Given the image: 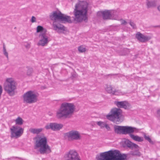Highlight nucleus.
Returning <instances> with one entry per match:
<instances>
[{
  "instance_id": "17",
  "label": "nucleus",
  "mask_w": 160,
  "mask_h": 160,
  "mask_svg": "<svg viewBox=\"0 0 160 160\" xmlns=\"http://www.w3.org/2000/svg\"><path fill=\"white\" fill-rule=\"evenodd\" d=\"M101 12L103 19L108 20L111 19L112 15L110 10H105Z\"/></svg>"
},
{
  "instance_id": "6",
  "label": "nucleus",
  "mask_w": 160,
  "mask_h": 160,
  "mask_svg": "<svg viewBox=\"0 0 160 160\" xmlns=\"http://www.w3.org/2000/svg\"><path fill=\"white\" fill-rule=\"evenodd\" d=\"M122 111L120 108H114L111 109L109 113L106 116L108 120L118 124L121 121Z\"/></svg>"
},
{
  "instance_id": "1",
  "label": "nucleus",
  "mask_w": 160,
  "mask_h": 160,
  "mask_svg": "<svg viewBox=\"0 0 160 160\" xmlns=\"http://www.w3.org/2000/svg\"><path fill=\"white\" fill-rule=\"evenodd\" d=\"M88 4L85 1H80L76 4L75 8L73 12L74 17L73 20L76 22H81L84 21L88 22Z\"/></svg>"
},
{
  "instance_id": "14",
  "label": "nucleus",
  "mask_w": 160,
  "mask_h": 160,
  "mask_svg": "<svg viewBox=\"0 0 160 160\" xmlns=\"http://www.w3.org/2000/svg\"><path fill=\"white\" fill-rule=\"evenodd\" d=\"M114 103L118 107L117 108H123L125 109H128L131 108L130 104L126 101H115Z\"/></svg>"
},
{
  "instance_id": "26",
  "label": "nucleus",
  "mask_w": 160,
  "mask_h": 160,
  "mask_svg": "<svg viewBox=\"0 0 160 160\" xmlns=\"http://www.w3.org/2000/svg\"><path fill=\"white\" fill-rule=\"evenodd\" d=\"M47 30L46 29H44L43 27L41 26H38L37 28V32H45L46 33Z\"/></svg>"
},
{
  "instance_id": "18",
  "label": "nucleus",
  "mask_w": 160,
  "mask_h": 160,
  "mask_svg": "<svg viewBox=\"0 0 160 160\" xmlns=\"http://www.w3.org/2000/svg\"><path fill=\"white\" fill-rule=\"evenodd\" d=\"M114 132L118 134H124V126L115 125L114 127Z\"/></svg>"
},
{
  "instance_id": "2",
  "label": "nucleus",
  "mask_w": 160,
  "mask_h": 160,
  "mask_svg": "<svg viewBox=\"0 0 160 160\" xmlns=\"http://www.w3.org/2000/svg\"><path fill=\"white\" fill-rule=\"evenodd\" d=\"M75 107L72 103H62L56 112L57 118L59 119L63 118H71L74 112Z\"/></svg>"
},
{
  "instance_id": "38",
  "label": "nucleus",
  "mask_w": 160,
  "mask_h": 160,
  "mask_svg": "<svg viewBox=\"0 0 160 160\" xmlns=\"http://www.w3.org/2000/svg\"><path fill=\"white\" fill-rule=\"evenodd\" d=\"M118 74H108L107 76H112L115 75H117Z\"/></svg>"
},
{
  "instance_id": "34",
  "label": "nucleus",
  "mask_w": 160,
  "mask_h": 160,
  "mask_svg": "<svg viewBox=\"0 0 160 160\" xmlns=\"http://www.w3.org/2000/svg\"><path fill=\"white\" fill-rule=\"evenodd\" d=\"M124 51L125 52V53L123 54V55H125L126 54H128L129 52V50L128 49H125V50H124Z\"/></svg>"
},
{
  "instance_id": "32",
  "label": "nucleus",
  "mask_w": 160,
  "mask_h": 160,
  "mask_svg": "<svg viewBox=\"0 0 160 160\" xmlns=\"http://www.w3.org/2000/svg\"><path fill=\"white\" fill-rule=\"evenodd\" d=\"M129 24L132 27V28H134V29L135 28H136L135 25L134 24V23L133 22H132L131 21L129 22Z\"/></svg>"
},
{
  "instance_id": "13",
  "label": "nucleus",
  "mask_w": 160,
  "mask_h": 160,
  "mask_svg": "<svg viewBox=\"0 0 160 160\" xmlns=\"http://www.w3.org/2000/svg\"><path fill=\"white\" fill-rule=\"evenodd\" d=\"M39 37L40 39L38 43V46H44L47 44L48 42V38L45 32H41Z\"/></svg>"
},
{
  "instance_id": "27",
  "label": "nucleus",
  "mask_w": 160,
  "mask_h": 160,
  "mask_svg": "<svg viewBox=\"0 0 160 160\" xmlns=\"http://www.w3.org/2000/svg\"><path fill=\"white\" fill-rule=\"evenodd\" d=\"M130 136L133 140L138 142H140V137L137 136H135L132 134H130Z\"/></svg>"
},
{
  "instance_id": "24",
  "label": "nucleus",
  "mask_w": 160,
  "mask_h": 160,
  "mask_svg": "<svg viewBox=\"0 0 160 160\" xmlns=\"http://www.w3.org/2000/svg\"><path fill=\"white\" fill-rule=\"evenodd\" d=\"M15 122L16 124L21 125L23 124V121L21 118L18 117L15 120Z\"/></svg>"
},
{
  "instance_id": "21",
  "label": "nucleus",
  "mask_w": 160,
  "mask_h": 160,
  "mask_svg": "<svg viewBox=\"0 0 160 160\" xmlns=\"http://www.w3.org/2000/svg\"><path fill=\"white\" fill-rule=\"evenodd\" d=\"M125 143L128 147L131 148H137L138 147V145L128 140H126Z\"/></svg>"
},
{
  "instance_id": "19",
  "label": "nucleus",
  "mask_w": 160,
  "mask_h": 160,
  "mask_svg": "<svg viewBox=\"0 0 160 160\" xmlns=\"http://www.w3.org/2000/svg\"><path fill=\"white\" fill-rule=\"evenodd\" d=\"M105 88L106 91L108 93L112 95H116V92H119V90H112V88L111 85H106Z\"/></svg>"
},
{
  "instance_id": "39",
  "label": "nucleus",
  "mask_w": 160,
  "mask_h": 160,
  "mask_svg": "<svg viewBox=\"0 0 160 160\" xmlns=\"http://www.w3.org/2000/svg\"><path fill=\"white\" fill-rule=\"evenodd\" d=\"M157 114L158 116L160 117V109H159L157 111Z\"/></svg>"
},
{
  "instance_id": "9",
  "label": "nucleus",
  "mask_w": 160,
  "mask_h": 160,
  "mask_svg": "<svg viewBox=\"0 0 160 160\" xmlns=\"http://www.w3.org/2000/svg\"><path fill=\"white\" fill-rule=\"evenodd\" d=\"M11 131V137L12 138H16L20 137L23 133L24 129L18 126H13L10 129Z\"/></svg>"
},
{
  "instance_id": "10",
  "label": "nucleus",
  "mask_w": 160,
  "mask_h": 160,
  "mask_svg": "<svg viewBox=\"0 0 160 160\" xmlns=\"http://www.w3.org/2000/svg\"><path fill=\"white\" fill-rule=\"evenodd\" d=\"M64 136L68 138V139L72 140H80L81 138L79 132L76 130H71L65 133Z\"/></svg>"
},
{
  "instance_id": "41",
  "label": "nucleus",
  "mask_w": 160,
  "mask_h": 160,
  "mask_svg": "<svg viewBox=\"0 0 160 160\" xmlns=\"http://www.w3.org/2000/svg\"><path fill=\"white\" fill-rule=\"evenodd\" d=\"M42 89H45L46 88V87L45 86H42L41 87Z\"/></svg>"
},
{
  "instance_id": "22",
  "label": "nucleus",
  "mask_w": 160,
  "mask_h": 160,
  "mask_svg": "<svg viewBox=\"0 0 160 160\" xmlns=\"http://www.w3.org/2000/svg\"><path fill=\"white\" fill-rule=\"evenodd\" d=\"M151 39L150 37L144 35L141 33L140 34V41L141 42H146Z\"/></svg>"
},
{
  "instance_id": "3",
  "label": "nucleus",
  "mask_w": 160,
  "mask_h": 160,
  "mask_svg": "<svg viewBox=\"0 0 160 160\" xmlns=\"http://www.w3.org/2000/svg\"><path fill=\"white\" fill-rule=\"evenodd\" d=\"M127 157L126 154L121 155L120 152L117 150H110L101 152L100 155H97V160H125Z\"/></svg>"
},
{
  "instance_id": "35",
  "label": "nucleus",
  "mask_w": 160,
  "mask_h": 160,
  "mask_svg": "<svg viewBox=\"0 0 160 160\" xmlns=\"http://www.w3.org/2000/svg\"><path fill=\"white\" fill-rule=\"evenodd\" d=\"M121 21H122L121 24L122 25H125L127 24V22L126 21L124 20H123L122 19H121L120 20Z\"/></svg>"
},
{
  "instance_id": "31",
  "label": "nucleus",
  "mask_w": 160,
  "mask_h": 160,
  "mask_svg": "<svg viewBox=\"0 0 160 160\" xmlns=\"http://www.w3.org/2000/svg\"><path fill=\"white\" fill-rule=\"evenodd\" d=\"M33 69L31 68L28 69L27 71V74L28 76H30L33 72Z\"/></svg>"
},
{
  "instance_id": "5",
  "label": "nucleus",
  "mask_w": 160,
  "mask_h": 160,
  "mask_svg": "<svg viewBox=\"0 0 160 160\" xmlns=\"http://www.w3.org/2000/svg\"><path fill=\"white\" fill-rule=\"evenodd\" d=\"M49 18L51 20L55 21L56 23L58 21L62 23L72 22L70 16L63 14L60 12H53L50 14Z\"/></svg>"
},
{
  "instance_id": "23",
  "label": "nucleus",
  "mask_w": 160,
  "mask_h": 160,
  "mask_svg": "<svg viewBox=\"0 0 160 160\" xmlns=\"http://www.w3.org/2000/svg\"><path fill=\"white\" fill-rule=\"evenodd\" d=\"M43 130L42 128H32L30 130V132L33 134H38Z\"/></svg>"
},
{
  "instance_id": "20",
  "label": "nucleus",
  "mask_w": 160,
  "mask_h": 160,
  "mask_svg": "<svg viewBox=\"0 0 160 160\" xmlns=\"http://www.w3.org/2000/svg\"><path fill=\"white\" fill-rule=\"evenodd\" d=\"M146 4L147 8H154L157 5V0H153L151 1L147 0Z\"/></svg>"
},
{
  "instance_id": "37",
  "label": "nucleus",
  "mask_w": 160,
  "mask_h": 160,
  "mask_svg": "<svg viewBox=\"0 0 160 160\" xmlns=\"http://www.w3.org/2000/svg\"><path fill=\"white\" fill-rule=\"evenodd\" d=\"M105 127L108 130H109L110 129V127L108 125V124L107 123H106L105 125Z\"/></svg>"
},
{
  "instance_id": "29",
  "label": "nucleus",
  "mask_w": 160,
  "mask_h": 160,
  "mask_svg": "<svg viewBox=\"0 0 160 160\" xmlns=\"http://www.w3.org/2000/svg\"><path fill=\"white\" fill-rule=\"evenodd\" d=\"M3 51L4 55L7 58H8V53L6 51L4 43L3 44Z\"/></svg>"
},
{
  "instance_id": "43",
  "label": "nucleus",
  "mask_w": 160,
  "mask_h": 160,
  "mask_svg": "<svg viewBox=\"0 0 160 160\" xmlns=\"http://www.w3.org/2000/svg\"><path fill=\"white\" fill-rule=\"evenodd\" d=\"M143 141V138L141 137V142H142Z\"/></svg>"
},
{
  "instance_id": "33",
  "label": "nucleus",
  "mask_w": 160,
  "mask_h": 160,
  "mask_svg": "<svg viewBox=\"0 0 160 160\" xmlns=\"http://www.w3.org/2000/svg\"><path fill=\"white\" fill-rule=\"evenodd\" d=\"M136 38L139 41L140 40V32H138L136 34Z\"/></svg>"
},
{
  "instance_id": "36",
  "label": "nucleus",
  "mask_w": 160,
  "mask_h": 160,
  "mask_svg": "<svg viewBox=\"0 0 160 160\" xmlns=\"http://www.w3.org/2000/svg\"><path fill=\"white\" fill-rule=\"evenodd\" d=\"M31 21L32 22H36V18L34 16H32V17Z\"/></svg>"
},
{
  "instance_id": "12",
  "label": "nucleus",
  "mask_w": 160,
  "mask_h": 160,
  "mask_svg": "<svg viewBox=\"0 0 160 160\" xmlns=\"http://www.w3.org/2000/svg\"><path fill=\"white\" fill-rule=\"evenodd\" d=\"M63 127V125L61 123L53 122L47 124L45 128L47 130L51 129L53 131L59 130Z\"/></svg>"
},
{
  "instance_id": "16",
  "label": "nucleus",
  "mask_w": 160,
  "mask_h": 160,
  "mask_svg": "<svg viewBox=\"0 0 160 160\" xmlns=\"http://www.w3.org/2000/svg\"><path fill=\"white\" fill-rule=\"evenodd\" d=\"M136 128L131 126H124V134H130L135 131Z\"/></svg>"
},
{
  "instance_id": "42",
  "label": "nucleus",
  "mask_w": 160,
  "mask_h": 160,
  "mask_svg": "<svg viewBox=\"0 0 160 160\" xmlns=\"http://www.w3.org/2000/svg\"><path fill=\"white\" fill-rule=\"evenodd\" d=\"M154 27L156 28V27H159L160 28V26H155L153 27Z\"/></svg>"
},
{
  "instance_id": "30",
  "label": "nucleus",
  "mask_w": 160,
  "mask_h": 160,
  "mask_svg": "<svg viewBox=\"0 0 160 160\" xmlns=\"http://www.w3.org/2000/svg\"><path fill=\"white\" fill-rule=\"evenodd\" d=\"M78 51L80 52H83L86 51V48L83 46H81L78 48Z\"/></svg>"
},
{
  "instance_id": "4",
  "label": "nucleus",
  "mask_w": 160,
  "mask_h": 160,
  "mask_svg": "<svg viewBox=\"0 0 160 160\" xmlns=\"http://www.w3.org/2000/svg\"><path fill=\"white\" fill-rule=\"evenodd\" d=\"M34 139L35 140L34 149L39 148V151L41 154H48L51 152L50 147L47 144V138L44 135H37Z\"/></svg>"
},
{
  "instance_id": "28",
  "label": "nucleus",
  "mask_w": 160,
  "mask_h": 160,
  "mask_svg": "<svg viewBox=\"0 0 160 160\" xmlns=\"http://www.w3.org/2000/svg\"><path fill=\"white\" fill-rule=\"evenodd\" d=\"M106 123L105 122L102 121H99L97 122V125L100 127L101 128H104Z\"/></svg>"
},
{
  "instance_id": "15",
  "label": "nucleus",
  "mask_w": 160,
  "mask_h": 160,
  "mask_svg": "<svg viewBox=\"0 0 160 160\" xmlns=\"http://www.w3.org/2000/svg\"><path fill=\"white\" fill-rule=\"evenodd\" d=\"M52 26L54 30L56 31L58 33L63 32L65 31V27L62 24L59 23H56L55 21L53 22Z\"/></svg>"
},
{
  "instance_id": "11",
  "label": "nucleus",
  "mask_w": 160,
  "mask_h": 160,
  "mask_svg": "<svg viewBox=\"0 0 160 160\" xmlns=\"http://www.w3.org/2000/svg\"><path fill=\"white\" fill-rule=\"evenodd\" d=\"M65 160H81L79 156L75 150H70L64 155Z\"/></svg>"
},
{
  "instance_id": "8",
  "label": "nucleus",
  "mask_w": 160,
  "mask_h": 160,
  "mask_svg": "<svg viewBox=\"0 0 160 160\" xmlns=\"http://www.w3.org/2000/svg\"><path fill=\"white\" fill-rule=\"evenodd\" d=\"M38 94L33 91L30 90L27 92L23 95L24 102L31 104L36 102L38 101Z\"/></svg>"
},
{
  "instance_id": "7",
  "label": "nucleus",
  "mask_w": 160,
  "mask_h": 160,
  "mask_svg": "<svg viewBox=\"0 0 160 160\" xmlns=\"http://www.w3.org/2000/svg\"><path fill=\"white\" fill-rule=\"evenodd\" d=\"M16 89L15 81L12 78L7 79L4 84V90L10 96L15 94V90Z\"/></svg>"
},
{
  "instance_id": "40",
  "label": "nucleus",
  "mask_w": 160,
  "mask_h": 160,
  "mask_svg": "<svg viewBox=\"0 0 160 160\" xmlns=\"http://www.w3.org/2000/svg\"><path fill=\"white\" fill-rule=\"evenodd\" d=\"M157 9L160 12V5L158 7Z\"/></svg>"
},
{
  "instance_id": "25",
  "label": "nucleus",
  "mask_w": 160,
  "mask_h": 160,
  "mask_svg": "<svg viewBox=\"0 0 160 160\" xmlns=\"http://www.w3.org/2000/svg\"><path fill=\"white\" fill-rule=\"evenodd\" d=\"M142 133L143 134L144 137L146 140L148 141L151 144H154L152 140L151 139L149 136H146L145 133L144 132H142Z\"/></svg>"
}]
</instances>
